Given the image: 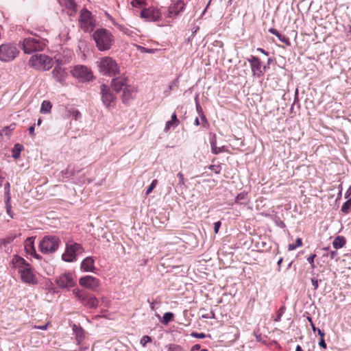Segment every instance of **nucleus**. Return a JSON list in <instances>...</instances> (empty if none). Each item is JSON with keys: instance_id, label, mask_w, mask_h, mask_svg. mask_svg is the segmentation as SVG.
I'll use <instances>...</instances> for the list:
<instances>
[{"instance_id": "nucleus-1", "label": "nucleus", "mask_w": 351, "mask_h": 351, "mask_svg": "<svg viewBox=\"0 0 351 351\" xmlns=\"http://www.w3.org/2000/svg\"><path fill=\"white\" fill-rule=\"evenodd\" d=\"M13 267L18 269L21 280L28 285L38 284L37 277L32 265L19 255H14L12 261Z\"/></svg>"}, {"instance_id": "nucleus-2", "label": "nucleus", "mask_w": 351, "mask_h": 351, "mask_svg": "<svg viewBox=\"0 0 351 351\" xmlns=\"http://www.w3.org/2000/svg\"><path fill=\"white\" fill-rule=\"evenodd\" d=\"M96 47L99 51H105L109 50L114 44V36L106 29H97L92 34Z\"/></svg>"}, {"instance_id": "nucleus-3", "label": "nucleus", "mask_w": 351, "mask_h": 351, "mask_svg": "<svg viewBox=\"0 0 351 351\" xmlns=\"http://www.w3.org/2000/svg\"><path fill=\"white\" fill-rule=\"evenodd\" d=\"M97 64L99 72L104 75L113 77L119 73V66L111 57L101 58Z\"/></svg>"}, {"instance_id": "nucleus-4", "label": "nucleus", "mask_w": 351, "mask_h": 351, "mask_svg": "<svg viewBox=\"0 0 351 351\" xmlns=\"http://www.w3.org/2000/svg\"><path fill=\"white\" fill-rule=\"evenodd\" d=\"M53 60L45 54H35L29 60V66L38 71H48L53 66Z\"/></svg>"}, {"instance_id": "nucleus-5", "label": "nucleus", "mask_w": 351, "mask_h": 351, "mask_svg": "<svg viewBox=\"0 0 351 351\" xmlns=\"http://www.w3.org/2000/svg\"><path fill=\"white\" fill-rule=\"evenodd\" d=\"M45 47V41L39 37L27 38L22 42V49L25 53L41 51Z\"/></svg>"}, {"instance_id": "nucleus-6", "label": "nucleus", "mask_w": 351, "mask_h": 351, "mask_svg": "<svg viewBox=\"0 0 351 351\" xmlns=\"http://www.w3.org/2000/svg\"><path fill=\"white\" fill-rule=\"evenodd\" d=\"M60 239L53 235L45 236L39 243V250L43 254L55 252L59 246Z\"/></svg>"}, {"instance_id": "nucleus-7", "label": "nucleus", "mask_w": 351, "mask_h": 351, "mask_svg": "<svg viewBox=\"0 0 351 351\" xmlns=\"http://www.w3.org/2000/svg\"><path fill=\"white\" fill-rule=\"evenodd\" d=\"M79 24L80 27L86 32H92L95 26V21L91 12L86 8H83L80 12Z\"/></svg>"}, {"instance_id": "nucleus-8", "label": "nucleus", "mask_w": 351, "mask_h": 351, "mask_svg": "<svg viewBox=\"0 0 351 351\" xmlns=\"http://www.w3.org/2000/svg\"><path fill=\"white\" fill-rule=\"evenodd\" d=\"M19 53V50L14 44H3L0 46V60L9 62L14 60Z\"/></svg>"}, {"instance_id": "nucleus-9", "label": "nucleus", "mask_w": 351, "mask_h": 351, "mask_svg": "<svg viewBox=\"0 0 351 351\" xmlns=\"http://www.w3.org/2000/svg\"><path fill=\"white\" fill-rule=\"evenodd\" d=\"M82 250V247L80 244L72 242L69 243L66 245V250L62 258L64 261L72 262L75 260L77 254L81 253Z\"/></svg>"}, {"instance_id": "nucleus-10", "label": "nucleus", "mask_w": 351, "mask_h": 351, "mask_svg": "<svg viewBox=\"0 0 351 351\" xmlns=\"http://www.w3.org/2000/svg\"><path fill=\"white\" fill-rule=\"evenodd\" d=\"M71 75L81 82H89L93 77L92 72L85 66H75L71 71Z\"/></svg>"}, {"instance_id": "nucleus-11", "label": "nucleus", "mask_w": 351, "mask_h": 351, "mask_svg": "<svg viewBox=\"0 0 351 351\" xmlns=\"http://www.w3.org/2000/svg\"><path fill=\"white\" fill-rule=\"evenodd\" d=\"M75 297L86 306L95 308L98 306L99 300L96 297L86 292L80 293L79 291H73Z\"/></svg>"}, {"instance_id": "nucleus-12", "label": "nucleus", "mask_w": 351, "mask_h": 351, "mask_svg": "<svg viewBox=\"0 0 351 351\" xmlns=\"http://www.w3.org/2000/svg\"><path fill=\"white\" fill-rule=\"evenodd\" d=\"M100 94L102 103L106 107L111 106L116 101V97L111 91L110 88L104 84L100 86Z\"/></svg>"}, {"instance_id": "nucleus-13", "label": "nucleus", "mask_w": 351, "mask_h": 351, "mask_svg": "<svg viewBox=\"0 0 351 351\" xmlns=\"http://www.w3.org/2000/svg\"><path fill=\"white\" fill-rule=\"evenodd\" d=\"M56 283L61 289H69L75 286V282L71 273L60 275L56 279Z\"/></svg>"}, {"instance_id": "nucleus-14", "label": "nucleus", "mask_w": 351, "mask_h": 351, "mask_svg": "<svg viewBox=\"0 0 351 351\" xmlns=\"http://www.w3.org/2000/svg\"><path fill=\"white\" fill-rule=\"evenodd\" d=\"M247 60L250 64L252 75L254 77H261L264 73L261 60L258 57L252 56Z\"/></svg>"}, {"instance_id": "nucleus-15", "label": "nucleus", "mask_w": 351, "mask_h": 351, "mask_svg": "<svg viewBox=\"0 0 351 351\" xmlns=\"http://www.w3.org/2000/svg\"><path fill=\"white\" fill-rule=\"evenodd\" d=\"M141 17L147 21H158L161 19V14L157 9L147 8L141 10Z\"/></svg>"}, {"instance_id": "nucleus-16", "label": "nucleus", "mask_w": 351, "mask_h": 351, "mask_svg": "<svg viewBox=\"0 0 351 351\" xmlns=\"http://www.w3.org/2000/svg\"><path fill=\"white\" fill-rule=\"evenodd\" d=\"M53 77L62 86L65 84L66 78L68 76V73L65 68L60 65H57L54 67L51 72Z\"/></svg>"}, {"instance_id": "nucleus-17", "label": "nucleus", "mask_w": 351, "mask_h": 351, "mask_svg": "<svg viewBox=\"0 0 351 351\" xmlns=\"http://www.w3.org/2000/svg\"><path fill=\"white\" fill-rule=\"evenodd\" d=\"M79 283L81 286L93 291L99 285V280L91 276L82 277L79 280Z\"/></svg>"}, {"instance_id": "nucleus-18", "label": "nucleus", "mask_w": 351, "mask_h": 351, "mask_svg": "<svg viewBox=\"0 0 351 351\" xmlns=\"http://www.w3.org/2000/svg\"><path fill=\"white\" fill-rule=\"evenodd\" d=\"M184 3L182 0H178L173 2L168 8L167 16L169 18L177 16L184 8Z\"/></svg>"}, {"instance_id": "nucleus-19", "label": "nucleus", "mask_w": 351, "mask_h": 351, "mask_svg": "<svg viewBox=\"0 0 351 351\" xmlns=\"http://www.w3.org/2000/svg\"><path fill=\"white\" fill-rule=\"evenodd\" d=\"M36 237H30L26 239L24 242V247L27 254L32 256L36 259H41V256L36 253L35 247H34V240Z\"/></svg>"}, {"instance_id": "nucleus-20", "label": "nucleus", "mask_w": 351, "mask_h": 351, "mask_svg": "<svg viewBox=\"0 0 351 351\" xmlns=\"http://www.w3.org/2000/svg\"><path fill=\"white\" fill-rule=\"evenodd\" d=\"M127 82L128 77L124 75L115 77L112 80L111 86L114 91L119 93L125 86H128Z\"/></svg>"}, {"instance_id": "nucleus-21", "label": "nucleus", "mask_w": 351, "mask_h": 351, "mask_svg": "<svg viewBox=\"0 0 351 351\" xmlns=\"http://www.w3.org/2000/svg\"><path fill=\"white\" fill-rule=\"evenodd\" d=\"M136 92V90L134 87L131 86H125L123 88V95H122V100L123 102L126 104L128 103L131 99L133 98V95Z\"/></svg>"}, {"instance_id": "nucleus-22", "label": "nucleus", "mask_w": 351, "mask_h": 351, "mask_svg": "<svg viewBox=\"0 0 351 351\" xmlns=\"http://www.w3.org/2000/svg\"><path fill=\"white\" fill-rule=\"evenodd\" d=\"M81 269L85 271H93L95 270L94 260L92 257H86L81 263Z\"/></svg>"}, {"instance_id": "nucleus-23", "label": "nucleus", "mask_w": 351, "mask_h": 351, "mask_svg": "<svg viewBox=\"0 0 351 351\" xmlns=\"http://www.w3.org/2000/svg\"><path fill=\"white\" fill-rule=\"evenodd\" d=\"M210 147L212 152L215 154H218L225 150L224 146H222L221 147H219L218 145H217V141H216V136L215 134H213L210 140Z\"/></svg>"}, {"instance_id": "nucleus-24", "label": "nucleus", "mask_w": 351, "mask_h": 351, "mask_svg": "<svg viewBox=\"0 0 351 351\" xmlns=\"http://www.w3.org/2000/svg\"><path fill=\"white\" fill-rule=\"evenodd\" d=\"M179 120L177 118V115L174 112L172 115H171V119L167 121L166 124H165V127L164 128V132H167L170 128L173 126H177L179 123Z\"/></svg>"}, {"instance_id": "nucleus-25", "label": "nucleus", "mask_w": 351, "mask_h": 351, "mask_svg": "<svg viewBox=\"0 0 351 351\" xmlns=\"http://www.w3.org/2000/svg\"><path fill=\"white\" fill-rule=\"evenodd\" d=\"M345 244L346 239L342 236L337 237L332 242V245L336 250L343 247Z\"/></svg>"}, {"instance_id": "nucleus-26", "label": "nucleus", "mask_w": 351, "mask_h": 351, "mask_svg": "<svg viewBox=\"0 0 351 351\" xmlns=\"http://www.w3.org/2000/svg\"><path fill=\"white\" fill-rule=\"evenodd\" d=\"M23 146L19 143H16L14 145V147L12 150V156L17 159L20 157L21 152L23 150Z\"/></svg>"}, {"instance_id": "nucleus-27", "label": "nucleus", "mask_w": 351, "mask_h": 351, "mask_svg": "<svg viewBox=\"0 0 351 351\" xmlns=\"http://www.w3.org/2000/svg\"><path fill=\"white\" fill-rule=\"evenodd\" d=\"M235 202L241 204H247L248 203L247 193L242 192L237 195Z\"/></svg>"}, {"instance_id": "nucleus-28", "label": "nucleus", "mask_w": 351, "mask_h": 351, "mask_svg": "<svg viewBox=\"0 0 351 351\" xmlns=\"http://www.w3.org/2000/svg\"><path fill=\"white\" fill-rule=\"evenodd\" d=\"M59 2L64 5L66 8L71 10H75L77 5L73 0H58Z\"/></svg>"}, {"instance_id": "nucleus-29", "label": "nucleus", "mask_w": 351, "mask_h": 351, "mask_svg": "<svg viewBox=\"0 0 351 351\" xmlns=\"http://www.w3.org/2000/svg\"><path fill=\"white\" fill-rule=\"evenodd\" d=\"M5 208H6V212H7L8 215H9L12 218L13 215L11 212L12 206L10 204V197L8 193H7V195L5 196Z\"/></svg>"}, {"instance_id": "nucleus-30", "label": "nucleus", "mask_w": 351, "mask_h": 351, "mask_svg": "<svg viewBox=\"0 0 351 351\" xmlns=\"http://www.w3.org/2000/svg\"><path fill=\"white\" fill-rule=\"evenodd\" d=\"M51 107H52V106L49 101H43L41 104L40 112L41 113L49 112H50Z\"/></svg>"}, {"instance_id": "nucleus-31", "label": "nucleus", "mask_w": 351, "mask_h": 351, "mask_svg": "<svg viewBox=\"0 0 351 351\" xmlns=\"http://www.w3.org/2000/svg\"><path fill=\"white\" fill-rule=\"evenodd\" d=\"M174 315L173 313L167 312L163 315L162 322L165 325H167L171 321L173 320Z\"/></svg>"}, {"instance_id": "nucleus-32", "label": "nucleus", "mask_w": 351, "mask_h": 351, "mask_svg": "<svg viewBox=\"0 0 351 351\" xmlns=\"http://www.w3.org/2000/svg\"><path fill=\"white\" fill-rule=\"evenodd\" d=\"M351 208V197L349 198L346 202L343 203V204L341 206V210L345 213L348 214Z\"/></svg>"}, {"instance_id": "nucleus-33", "label": "nucleus", "mask_w": 351, "mask_h": 351, "mask_svg": "<svg viewBox=\"0 0 351 351\" xmlns=\"http://www.w3.org/2000/svg\"><path fill=\"white\" fill-rule=\"evenodd\" d=\"M302 245V241L300 238H297L296 241H295V243L294 244H289L288 245V250H295L298 247H300Z\"/></svg>"}, {"instance_id": "nucleus-34", "label": "nucleus", "mask_w": 351, "mask_h": 351, "mask_svg": "<svg viewBox=\"0 0 351 351\" xmlns=\"http://www.w3.org/2000/svg\"><path fill=\"white\" fill-rule=\"evenodd\" d=\"M168 351H186L183 348L176 344H169L167 346Z\"/></svg>"}, {"instance_id": "nucleus-35", "label": "nucleus", "mask_w": 351, "mask_h": 351, "mask_svg": "<svg viewBox=\"0 0 351 351\" xmlns=\"http://www.w3.org/2000/svg\"><path fill=\"white\" fill-rule=\"evenodd\" d=\"M286 311V307L285 306H282L278 311L276 318L274 319L275 322H280L282 316L285 313Z\"/></svg>"}, {"instance_id": "nucleus-36", "label": "nucleus", "mask_w": 351, "mask_h": 351, "mask_svg": "<svg viewBox=\"0 0 351 351\" xmlns=\"http://www.w3.org/2000/svg\"><path fill=\"white\" fill-rule=\"evenodd\" d=\"M137 49L141 52V53H154L157 49H149L145 48L143 46L138 45Z\"/></svg>"}, {"instance_id": "nucleus-37", "label": "nucleus", "mask_w": 351, "mask_h": 351, "mask_svg": "<svg viewBox=\"0 0 351 351\" xmlns=\"http://www.w3.org/2000/svg\"><path fill=\"white\" fill-rule=\"evenodd\" d=\"M116 25L125 34H127L128 36H132V32L130 29H128V27H125L123 25H119V24H116Z\"/></svg>"}, {"instance_id": "nucleus-38", "label": "nucleus", "mask_w": 351, "mask_h": 351, "mask_svg": "<svg viewBox=\"0 0 351 351\" xmlns=\"http://www.w3.org/2000/svg\"><path fill=\"white\" fill-rule=\"evenodd\" d=\"M157 182L158 181L156 180H154L152 182L151 184L149 186V187L145 191V195H148L152 192L154 189L156 187Z\"/></svg>"}, {"instance_id": "nucleus-39", "label": "nucleus", "mask_w": 351, "mask_h": 351, "mask_svg": "<svg viewBox=\"0 0 351 351\" xmlns=\"http://www.w3.org/2000/svg\"><path fill=\"white\" fill-rule=\"evenodd\" d=\"M195 100L196 110H197L198 114L201 115V114H204L202 108L199 104L197 95L195 97Z\"/></svg>"}, {"instance_id": "nucleus-40", "label": "nucleus", "mask_w": 351, "mask_h": 351, "mask_svg": "<svg viewBox=\"0 0 351 351\" xmlns=\"http://www.w3.org/2000/svg\"><path fill=\"white\" fill-rule=\"evenodd\" d=\"M152 341V338L148 335H144L141 339V344L142 346L145 347L147 343Z\"/></svg>"}, {"instance_id": "nucleus-41", "label": "nucleus", "mask_w": 351, "mask_h": 351, "mask_svg": "<svg viewBox=\"0 0 351 351\" xmlns=\"http://www.w3.org/2000/svg\"><path fill=\"white\" fill-rule=\"evenodd\" d=\"M278 38L282 43H285L286 45H287V46L291 45V42H290L289 38L286 37L285 36H283L280 34Z\"/></svg>"}, {"instance_id": "nucleus-42", "label": "nucleus", "mask_w": 351, "mask_h": 351, "mask_svg": "<svg viewBox=\"0 0 351 351\" xmlns=\"http://www.w3.org/2000/svg\"><path fill=\"white\" fill-rule=\"evenodd\" d=\"M316 257V254H312L311 255H310L308 258H307V261L311 265V267L313 269L315 268V265H314V258Z\"/></svg>"}, {"instance_id": "nucleus-43", "label": "nucleus", "mask_w": 351, "mask_h": 351, "mask_svg": "<svg viewBox=\"0 0 351 351\" xmlns=\"http://www.w3.org/2000/svg\"><path fill=\"white\" fill-rule=\"evenodd\" d=\"M191 335L193 337L199 338V339H204L206 336V334H204L203 332L198 333V332H192Z\"/></svg>"}, {"instance_id": "nucleus-44", "label": "nucleus", "mask_w": 351, "mask_h": 351, "mask_svg": "<svg viewBox=\"0 0 351 351\" xmlns=\"http://www.w3.org/2000/svg\"><path fill=\"white\" fill-rule=\"evenodd\" d=\"M328 255L330 256V258L331 259H336L337 261L338 260V258L337 257L338 255L337 250L330 251L326 256H328Z\"/></svg>"}, {"instance_id": "nucleus-45", "label": "nucleus", "mask_w": 351, "mask_h": 351, "mask_svg": "<svg viewBox=\"0 0 351 351\" xmlns=\"http://www.w3.org/2000/svg\"><path fill=\"white\" fill-rule=\"evenodd\" d=\"M209 169H210L211 170H213L214 171L215 173H220V169H221V167L220 166L217 165V166H215V165H210L209 167Z\"/></svg>"}, {"instance_id": "nucleus-46", "label": "nucleus", "mask_w": 351, "mask_h": 351, "mask_svg": "<svg viewBox=\"0 0 351 351\" xmlns=\"http://www.w3.org/2000/svg\"><path fill=\"white\" fill-rule=\"evenodd\" d=\"M221 223L218 221L214 223V232L215 233H217L219 228L221 227Z\"/></svg>"}, {"instance_id": "nucleus-47", "label": "nucleus", "mask_w": 351, "mask_h": 351, "mask_svg": "<svg viewBox=\"0 0 351 351\" xmlns=\"http://www.w3.org/2000/svg\"><path fill=\"white\" fill-rule=\"evenodd\" d=\"M145 2V0H133L132 4L133 6L141 5Z\"/></svg>"}, {"instance_id": "nucleus-48", "label": "nucleus", "mask_w": 351, "mask_h": 351, "mask_svg": "<svg viewBox=\"0 0 351 351\" xmlns=\"http://www.w3.org/2000/svg\"><path fill=\"white\" fill-rule=\"evenodd\" d=\"M311 282H312L314 289L316 290L319 286L318 280L315 279V278H312Z\"/></svg>"}, {"instance_id": "nucleus-49", "label": "nucleus", "mask_w": 351, "mask_h": 351, "mask_svg": "<svg viewBox=\"0 0 351 351\" xmlns=\"http://www.w3.org/2000/svg\"><path fill=\"white\" fill-rule=\"evenodd\" d=\"M178 78H176V80H173L169 86V90H172L174 86L178 85Z\"/></svg>"}, {"instance_id": "nucleus-50", "label": "nucleus", "mask_w": 351, "mask_h": 351, "mask_svg": "<svg viewBox=\"0 0 351 351\" xmlns=\"http://www.w3.org/2000/svg\"><path fill=\"white\" fill-rule=\"evenodd\" d=\"M269 32L276 36L277 37H278L280 34L277 29H276L275 28H272V27L269 29Z\"/></svg>"}, {"instance_id": "nucleus-51", "label": "nucleus", "mask_w": 351, "mask_h": 351, "mask_svg": "<svg viewBox=\"0 0 351 351\" xmlns=\"http://www.w3.org/2000/svg\"><path fill=\"white\" fill-rule=\"evenodd\" d=\"M269 32L276 36L277 37H278L280 34L277 29H276L275 28H272V27L269 29Z\"/></svg>"}, {"instance_id": "nucleus-52", "label": "nucleus", "mask_w": 351, "mask_h": 351, "mask_svg": "<svg viewBox=\"0 0 351 351\" xmlns=\"http://www.w3.org/2000/svg\"><path fill=\"white\" fill-rule=\"evenodd\" d=\"M73 116L75 118V119L77 120V119L81 118L82 114L78 110H75V111L73 112Z\"/></svg>"}, {"instance_id": "nucleus-53", "label": "nucleus", "mask_w": 351, "mask_h": 351, "mask_svg": "<svg viewBox=\"0 0 351 351\" xmlns=\"http://www.w3.org/2000/svg\"><path fill=\"white\" fill-rule=\"evenodd\" d=\"M319 346L321 348H324V349H326V342H325V341H324V339H323V338H320V341H319Z\"/></svg>"}, {"instance_id": "nucleus-54", "label": "nucleus", "mask_w": 351, "mask_h": 351, "mask_svg": "<svg viewBox=\"0 0 351 351\" xmlns=\"http://www.w3.org/2000/svg\"><path fill=\"white\" fill-rule=\"evenodd\" d=\"M14 129V127L11 125L9 127L5 128L3 131L5 132V135H9V132Z\"/></svg>"}, {"instance_id": "nucleus-55", "label": "nucleus", "mask_w": 351, "mask_h": 351, "mask_svg": "<svg viewBox=\"0 0 351 351\" xmlns=\"http://www.w3.org/2000/svg\"><path fill=\"white\" fill-rule=\"evenodd\" d=\"M271 62H272V59L271 58H268L267 59V64L265 65V66H263L264 72L269 68V64H271Z\"/></svg>"}, {"instance_id": "nucleus-56", "label": "nucleus", "mask_w": 351, "mask_h": 351, "mask_svg": "<svg viewBox=\"0 0 351 351\" xmlns=\"http://www.w3.org/2000/svg\"><path fill=\"white\" fill-rule=\"evenodd\" d=\"M34 126L35 125H33L32 126H30L28 129L29 130V133L30 134V135L32 136H34L35 134H34Z\"/></svg>"}, {"instance_id": "nucleus-57", "label": "nucleus", "mask_w": 351, "mask_h": 351, "mask_svg": "<svg viewBox=\"0 0 351 351\" xmlns=\"http://www.w3.org/2000/svg\"><path fill=\"white\" fill-rule=\"evenodd\" d=\"M201 346L199 344H195L192 347L191 351H197L200 350Z\"/></svg>"}, {"instance_id": "nucleus-58", "label": "nucleus", "mask_w": 351, "mask_h": 351, "mask_svg": "<svg viewBox=\"0 0 351 351\" xmlns=\"http://www.w3.org/2000/svg\"><path fill=\"white\" fill-rule=\"evenodd\" d=\"M282 261H283V258H280L278 261V263H277V265H278V271H280V268H281V264L282 263Z\"/></svg>"}, {"instance_id": "nucleus-59", "label": "nucleus", "mask_w": 351, "mask_h": 351, "mask_svg": "<svg viewBox=\"0 0 351 351\" xmlns=\"http://www.w3.org/2000/svg\"><path fill=\"white\" fill-rule=\"evenodd\" d=\"M257 51H260L261 53H263L265 56H268L269 55V53L267 51H265L264 49L258 48Z\"/></svg>"}, {"instance_id": "nucleus-60", "label": "nucleus", "mask_w": 351, "mask_h": 351, "mask_svg": "<svg viewBox=\"0 0 351 351\" xmlns=\"http://www.w3.org/2000/svg\"><path fill=\"white\" fill-rule=\"evenodd\" d=\"M317 334L320 336V338L324 339V337L325 335L324 332L322 330H321L319 328L317 329Z\"/></svg>"}, {"instance_id": "nucleus-61", "label": "nucleus", "mask_w": 351, "mask_h": 351, "mask_svg": "<svg viewBox=\"0 0 351 351\" xmlns=\"http://www.w3.org/2000/svg\"><path fill=\"white\" fill-rule=\"evenodd\" d=\"M14 238H8L3 240V244L10 243L13 241Z\"/></svg>"}, {"instance_id": "nucleus-62", "label": "nucleus", "mask_w": 351, "mask_h": 351, "mask_svg": "<svg viewBox=\"0 0 351 351\" xmlns=\"http://www.w3.org/2000/svg\"><path fill=\"white\" fill-rule=\"evenodd\" d=\"M199 117L202 119V123H207V119L204 114L199 115Z\"/></svg>"}, {"instance_id": "nucleus-63", "label": "nucleus", "mask_w": 351, "mask_h": 351, "mask_svg": "<svg viewBox=\"0 0 351 351\" xmlns=\"http://www.w3.org/2000/svg\"><path fill=\"white\" fill-rule=\"evenodd\" d=\"M351 195V186L348 188L346 191V197L350 196Z\"/></svg>"}, {"instance_id": "nucleus-64", "label": "nucleus", "mask_w": 351, "mask_h": 351, "mask_svg": "<svg viewBox=\"0 0 351 351\" xmlns=\"http://www.w3.org/2000/svg\"><path fill=\"white\" fill-rule=\"evenodd\" d=\"M295 351H304L300 346L298 345L295 348Z\"/></svg>"}]
</instances>
